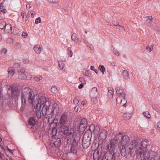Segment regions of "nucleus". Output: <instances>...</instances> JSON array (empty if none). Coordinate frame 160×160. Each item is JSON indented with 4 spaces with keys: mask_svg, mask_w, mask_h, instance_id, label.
<instances>
[{
    "mask_svg": "<svg viewBox=\"0 0 160 160\" xmlns=\"http://www.w3.org/2000/svg\"><path fill=\"white\" fill-rule=\"evenodd\" d=\"M130 141L129 138L127 135H123L121 132L117 134L115 137L111 140L110 144L108 147V150H109V153H105L102 159L106 158L108 155H109V159H108V160L113 158L114 145L117 143H118L120 148H122L121 153L122 156H125L127 154L130 155H132L138 142L136 140H133L131 142Z\"/></svg>",
    "mask_w": 160,
    "mask_h": 160,
    "instance_id": "obj_1",
    "label": "nucleus"
},
{
    "mask_svg": "<svg viewBox=\"0 0 160 160\" xmlns=\"http://www.w3.org/2000/svg\"><path fill=\"white\" fill-rule=\"evenodd\" d=\"M22 102L25 103L26 101L32 105L34 107V111L38 118H41L40 109L46 102V98L44 96H40L36 94L35 95L31 89L26 88L22 90Z\"/></svg>",
    "mask_w": 160,
    "mask_h": 160,
    "instance_id": "obj_2",
    "label": "nucleus"
},
{
    "mask_svg": "<svg viewBox=\"0 0 160 160\" xmlns=\"http://www.w3.org/2000/svg\"><path fill=\"white\" fill-rule=\"evenodd\" d=\"M50 106V103L47 100L43 106L42 112V115L44 116L46 118H48V121L49 122L50 121H53L54 118V115H55V116L58 114L59 112V108L57 104H54L51 108Z\"/></svg>",
    "mask_w": 160,
    "mask_h": 160,
    "instance_id": "obj_3",
    "label": "nucleus"
},
{
    "mask_svg": "<svg viewBox=\"0 0 160 160\" xmlns=\"http://www.w3.org/2000/svg\"><path fill=\"white\" fill-rule=\"evenodd\" d=\"M148 145V141L146 139L142 140L140 142H138L135 147L134 152L137 155H140L142 160H148L150 157L149 151L147 149Z\"/></svg>",
    "mask_w": 160,
    "mask_h": 160,
    "instance_id": "obj_4",
    "label": "nucleus"
},
{
    "mask_svg": "<svg viewBox=\"0 0 160 160\" xmlns=\"http://www.w3.org/2000/svg\"><path fill=\"white\" fill-rule=\"evenodd\" d=\"M117 94L118 96L116 99L117 105L119 107H126L127 100L125 98V95L123 89L119 87L116 88Z\"/></svg>",
    "mask_w": 160,
    "mask_h": 160,
    "instance_id": "obj_5",
    "label": "nucleus"
},
{
    "mask_svg": "<svg viewBox=\"0 0 160 160\" xmlns=\"http://www.w3.org/2000/svg\"><path fill=\"white\" fill-rule=\"evenodd\" d=\"M61 130L67 136L72 135V138L76 141L75 138H74V136L76 135V132H74V130L71 128L69 129V128L66 125H63L61 128Z\"/></svg>",
    "mask_w": 160,
    "mask_h": 160,
    "instance_id": "obj_6",
    "label": "nucleus"
},
{
    "mask_svg": "<svg viewBox=\"0 0 160 160\" xmlns=\"http://www.w3.org/2000/svg\"><path fill=\"white\" fill-rule=\"evenodd\" d=\"M68 116L66 114L63 113L60 118L59 122L61 125H64L66 123L67 121Z\"/></svg>",
    "mask_w": 160,
    "mask_h": 160,
    "instance_id": "obj_7",
    "label": "nucleus"
},
{
    "mask_svg": "<svg viewBox=\"0 0 160 160\" xmlns=\"http://www.w3.org/2000/svg\"><path fill=\"white\" fill-rule=\"evenodd\" d=\"M33 50L37 54H39L42 50V47L40 44L34 45L33 48Z\"/></svg>",
    "mask_w": 160,
    "mask_h": 160,
    "instance_id": "obj_8",
    "label": "nucleus"
},
{
    "mask_svg": "<svg viewBox=\"0 0 160 160\" xmlns=\"http://www.w3.org/2000/svg\"><path fill=\"white\" fill-rule=\"evenodd\" d=\"M107 132L106 130H102L100 132L99 137L103 140H105L107 138Z\"/></svg>",
    "mask_w": 160,
    "mask_h": 160,
    "instance_id": "obj_9",
    "label": "nucleus"
},
{
    "mask_svg": "<svg viewBox=\"0 0 160 160\" xmlns=\"http://www.w3.org/2000/svg\"><path fill=\"white\" fill-rule=\"evenodd\" d=\"M87 122L86 119L85 118H82L81 121L79 128H82L83 129H84L87 126Z\"/></svg>",
    "mask_w": 160,
    "mask_h": 160,
    "instance_id": "obj_10",
    "label": "nucleus"
},
{
    "mask_svg": "<svg viewBox=\"0 0 160 160\" xmlns=\"http://www.w3.org/2000/svg\"><path fill=\"white\" fill-rule=\"evenodd\" d=\"M8 77H11L15 73L14 70L12 68H9L8 69Z\"/></svg>",
    "mask_w": 160,
    "mask_h": 160,
    "instance_id": "obj_11",
    "label": "nucleus"
},
{
    "mask_svg": "<svg viewBox=\"0 0 160 160\" xmlns=\"http://www.w3.org/2000/svg\"><path fill=\"white\" fill-rule=\"evenodd\" d=\"M122 75L123 78L125 80H128L129 78V72L126 70H124L122 71Z\"/></svg>",
    "mask_w": 160,
    "mask_h": 160,
    "instance_id": "obj_12",
    "label": "nucleus"
},
{
    "mask_svg": "<svg viewBox=\"0 0 160 160\" xmlns=\"http://www.w3.org/2000/svg\"><path fill=\"white\" fill-rule=\"evenodd\" d=\"M23 21H26L28 19L27 16L26 12H25L22 11L21 12V15L20 16Z\"/></svg>",
    "mask_w": 160,
    "mask_h": 160,
    "instance_id": "obj_13",
    "label": "nucleus"
},
{
    "mask_svg": "<svg viewBox=\"0 0 160 160\" xmlns=\"http://www.w3.org/2000/svg\"><path fill=\"white\" fill-rule=\"evenodd\" d=\"M4 29L5 32H6L9 33L11 32L12 28L11 25L10 24H6V25Z\"/></svg>",
    "mask_w": 160,
    "mask_h": 160,
    "instance_id": "obj_14",
    "label": "nucleus"
},
{
    "mask_svg": "<svg viewBox=\"0 0 160 160\" xmlns=\"http://www.w3.org/2000/svg\"><path fill=\"white\" fill-rule=\"evenodd\" d=\"M101 154L98 151H95L94 152L93 157L94 160H98Z\"/></svg>",
    "mask_w": 160,
    "mask_h": 160,
    "instance_id": "obj_15",
    "label": "nucleus"
},
{
    "mask_svg": "<svg viewBox=\"0 0 160 160\" xmlns=\"http://www.w3.org/2000/svg\"><path fill=\"white\" fill-rule=\"evenodd\" d=\"M12 97L13 98H16L18 96V90L14 89H12L11 91Z\"/></svg>",
    "mask_w": 160,
    "mask_h": 160,
    "instance_id": "obj_16",
    "label": "nucleus"
},
{
    "mask_svg": "<svg viewBox=\"0 0 160 160\" xmlns=\"http://www.w3.org/2000/svg\"><path fill=\"white\" fill-rule=\"evenodd\" d=\"M132 114L130 112L126 113L123 114V117L126 120L129 119L132 116Z\"/></svg>",
    "mask_w": 160,
    "mask_h": 160,
    "instance_id": "obj_17",
    "label": "nucleus"
},
{
    "mask_svg": "<svg viewBox=\"0 0 160 160\" xmlns=\"http://www.w3.org/2000/svg\"><path fill=\"white\" fill-rule=\"evenodd\" d=\"M108 95L111 98H112L114 94L113 89L112 88H108Z\"/></svg>",
    "mask_w": 160,
    "mask_h": 160,
    "instance_id": "obj_18",
    "label": "nucleus"
},
{
    "mask_svg": "<svg viewBox=\"0 0 160 160\" xmlns=\"http://www.w3.org/2000/svg\"><path fill=\"white\" fill-rule=\"evenodd\" d=\"M9 2L8 0H4L2 2V7H6L9 5Z\"/></svg>",
    "mask_w": 160,
    "mask_h": 160,
    "instance_id": "obj_19",
    "label": "nucleus"
},
{
    "mask_svg": "<svg viewBox=\"0 0 160 160\" xmlns=\"http://www.w3.org/2000/svg\"><path fill=\"white\" fill-rule=\"evenodd\" d=\"M153 44L148 45L146 47V50L149 52H151L153 49Z\"/></svg>",
    "mask_w": 160,
    "mask_h": 160,
    "instance_id": "obj_20",
    "label": "nucleus"
},
{
    "mask_svg": "<svg viewBox=\"0 0 160 160\" xmlns=\"http://www.w3.org/2000/svg\"><path fill=\"white\" fill-rule=\"evenodd\" d=\"M100 128L99 126L97 125L96 126H95V128H94L93 133L97 134L100 131Z\"/></svg>",
    "mask_w": 160,
    "mask_h": 160,
    "instance_id": "obj_21",
    "label": "nucleus"
},
{
    "mask_svg": "<svg viewBox=\"0 0 160 160\" xmlns=\"http://www.w3.org/2000/svg\"><path fill=\"white\" fill-rule=\"evenodd\" d=\"M26 76V73H19L18 74V78H19L24 80L25 79V77Z\"/></svg>",
    "mask_w": 160,
    "mask_h": 160,
    "instance_id": "obj_22",
    "label": "nucleus"
},
{
    "mask_svg": "<svg viewBox=\"0 0 160 160\" xmlns=\"http://www.w3.org/2000/svg\"><path fill=\"white\" fill-rule=\"evenodd\" d=\"M28 123L29 125L33 126L35 123V119L33 118H31L29 120Z\"/></svg>",
    "mask_w": 160,
    "mask_h": 160,
    "instance_id": "obj_23",
    "label": "nucleus"
},
{
    "mask_svg": "<svg viewBox=\"0 0 160 160\" xmlns=\"http://www.w3.org/2000/svg\"><path fill=\"white\" fill-rule=\"evenodd\" d=\"M71 38L72 39L74 42H77L78 40V38L75 34H72L71 36Z\"/></svg>",
    "mask_w": 160,
    "mask_h": 160,
    "instance_id": "obj_24",
    "label": "nucleus"
},
{
    "mask_svg": "<svg viewBox=\"0 0 160 160\" xmlns=\"http://www.w3.org/2000/svg\"><path fill=\"white\" fill-rule=\"evenodd\" d=\"M42 79V77L41 75H38L35 76L34 78L35 80L37 82H39Z\"/></svg>",
    "mask_w": 160,
    "mask_h": 160,
    "instance_id": "obj_25",
    "label": "nucleus"
},
{
    "mask_svg": "<svg viewBox=\"0 0 160 160\" xmlns=\"http://www.w3.org/2000/svg\"><path fill=\"white\" fill-rule=\"evenodd\" d=\"M35 14V12L33 11H29L28 12V14L29 16L31 17L32 18H33L34 17Z\"/></svg>",
    "mask_w": 160,
    "mask_h": 160,
    "instance_id": "obj_26",
    "label": "nucleus"
},
{
    "mask_svg": "<svg viewBox=\"0 0 160 160\" xmlns=\"http://www.w3.org/2000/svg\"><path fill=\"white\" fill-rule=\"evenodd\" d=\"M58 63L60 69L62 70L64 68V64L63 62L61 61H58Z\"/></svg>",
    "mask_w": 160,
    "mask_h": 160,
    "instance_id": "obj_27",
    "label": "nucleus"
},
{
    "mask_svg": "<svg viewBox=\"0 0 160 160\" xmlns=\"http://www.w3.org/2000/svg\"><path fill=\"white\" fill-rule=\"evenodd\" d=\"M32 76L28 73H26L25 80H30L32 79Z\"/></svg>",
    "mask_w": 160,
    "mask_h": 160,
    "instance_id": "obj_28",
    "label": "nucleus"
},
{
    "mask_svg": "<svg viewBox=\"0 0 160 160\" xmlns=\"http://www.w3.org/2000/svg\"><path fill=\"white\" fill-rule=\"evenodd\" d=\"M143 115L145 117L148 118H150L151 117V115L148 112L146 111L143 112Z\"/></svg>",
    "mask_w": 160,
    "mask_h": 160,
    "instance_id": "obj_29",
    "label": "nucleus"
},
{
    "mask_svg": "<svg viewBox=\"0 0 160 160\" xmlns=\"http://www.w3.org/2000/svg\"><path fill=\"white\" fill-rule=\"evenodd\" d=\"M6 25V23L5 22H2L0 23V28L1 29L5 28Z\"/></svg>",
    "mask_w": 160,
    "mask_h": 160,
    "instance_id": "obj_30",
    "label": "nucleus"
},
{
    "mask_svg": "<svg viewBox=\"0 0 160 160\" xmlns=\"http://www.w3.org/2000/svg\"><path fill=\"white\" fill-rule=\"evenodd\" d=\"M146 20L147 22L148 23V25L150 24L151 22H152V17L151 16H149L146 18Z\"/></svg>",
    "mask_w": 160,
    "mask_h": 160,
    "instance_id": "obj_31",
    "label": "nucleus"
},
{
    "mask_svg": "<svg viewBox=\"0 0 160 160\" xmlns=\"http://www.w3.org/2000/svg\"><path fill=\"white\" fill-rule=\"evenodd\" d=\"M99 68L100 71L102 72L103 74L104 73L105 71V68L103 66L100 65L99 66Z\"/></svg>",
    "mask_w": 160,
    "mask_h": 160,
    "instance_id": "obj_32",
    "label": "nucleus"
},
{
    "mask_svg": "<svg viewBox=\"0 0 160 160\" xmlns=\"http://www.w3.org/2000/svg\"><path fill=\"white\" fill-rule=\"evenodd\" d=\"M95 126L93 124H91L89 126V130L92 133H93L94 128H95Z\"/></svg>",
    "mask_w": 160,
    "mask_h": 160,
    "instance_id": "obj_33",
    "label": "nucleus"
},
{
    "mask_svg": "<svg viewBox=\"0 0 160 160\" xmlns=\"http://www.w3.org/2000/svg\"><path fill=\"white\" fill-rule=\"evenodd\" d=\"M41 19L40 18L38 17L37 18L35 21V23L36 24L40 23L41 22Z\"/></svg>",
    "mask_w": 160,
    "mask_h": 160,
    "instance_id": "obj_34",
    "label": "nucleus"
},
{
    "mask_svg": "<svg viewBox=\"0 0 160 160\" xmlns=\"http://www.w3.org/2000/svg\"><path fill=\"white\" fill-rule=\"evenodd\" d=\"M148 26L152 28H154L156 26V24L154 22L152 21L148 24Z\"/></svg>",
    "mask_w": 160,
    "mask_h": 160,
    "instance_id": "obj_35",
    "label": "nucleus"
},
{
    "mask_svg": "<svg viewBox=\"0 0 160 160\" xmlns=\"http://www.w3.org/2000/svg\"><path fill=\"white\" fill-rule=\"evenodd\" d=\"M7 50L6 48H3L1 51V52L2 55H5L7 53Z\"/></svg>",
    "mask_w": 160,
    "mask_h": 160,
    "instance_id": "obj_36",
    "label": "nucleus"
},
{
    "mask_svg": "<svg viewBox=\"0 0 160 160\" xmlns=\"http://www.w3.org/2000/svg\"><path fill=\"white\" fill-rule=\"evenodd\" d=\"M28 34L26 32H23L22 34V36L24 38H26L28 36Z\"/></svg>",
    "mask_w": 160,
    "mask_h": 160,
    "instance_id": "obj_37",
    "label": "nucleus"
},
{
    "mask_svg": "<svg viewBox=\"0 0 160 160\" xmlns=\"http://www.w3.org/2000/svg\"><path fill=\"white\" fill-rule=\"evenodd\" d=\"M113 53L117 56H119V53L117 49H113Z\"/></svg>",
    "mask_w": 160,
    "mask_h": 160,
    "instance_id": "obj_38",
    "label": "nucleus"
},
{
    "mask_svg": "<svg viewBox=\"0 0 160 160\" xmlns=\"http://www.w3.org/2000/svg\"><path fill=\"white\" fill-rule=\"evenodd\" d=\"M21 65V64L19 63L18 62H15L13 64V66L14 68H17L19 67Z\"/></svg>",
    "mask_w": 160,
    "mask_h": 160,
    "instance_id": "obj_39",
    "label": "nucleus"
},
{
    "mask_svg": "<svg viewBox=\"0 0 160 160\" xmlns=\"http://www.w3.org/2000/svg\"><path fill=\"white\" fill-rule=\"evenodd\" d=\"M57 133L56 130L55 128H53L52 130V136L56 135Z\"/></svg>",
    "mask_w": 160,
    "mask_h": 160,
    "instance_id": "obj_40",
    "label": "nucleus"
},
{
    "mask_svg": "<svg viewBox=\"0 0 160 160\" xmlns=\"http://www.w3.org/2000/svg\"><path fill=\"white\" fill-rule=\"evenodd\" d=\"M97 88L96 87L93 88L91 90V92L93 93H96L97 92Z\"/></svg>",
    "mask_w": 160,
    "mask_h": 160,
    "instance_id": "obj_41",
    "label": "nucleus"
},
{
    "mask_svg": "<svg viewBox=\"0 0 160 160\" xmlns=\"http://www.w3.org/2000/svg\"><path fill=\"white\" fill-rule=\"evenodd\" d=\"M57 90V88L55 86H53L51 88V91L53 92H55Z\"/></svg>",
    "mask_w": 160,
    "mask_h": 160,
    "instance_id": "obj_42",
    "label": "nucleus"
},
{
    "mask_svg": "<svg viewBox=\"0 0 160 160\" xmlns=\"http://www.w3.org/2000/svg\"><path fill=\"white\" fill-rule=\"evenodd\" d=\"M117 28L119 29L121 31H123L125 30L124 27L121 25H119Z\"/></svg>",
    "mask_w": 160,
    "mask_h": 160,
    "instance_id": "obj_43",
    "label": "nucleus"
},
{
    "mask_svg": "<svg viewBox=\"0 0 160 160\" xmlns=\"http://www.w3.org/2000/svg\"><path fill=\"white\" fill-rule=\"evenodd\" d=\"M26 71V69L25 68H22L18 72L19 73H24Z\"/></svg>",
    "mask_w": 160,
    "mask_h": 160,
    "instance_id": "obj_44",
    "label": "nucleus"
},
{
    "mask_svg": "<svg viewBox=\"0 0 160 160\" xmlns=\"http://www.w3.org/2000/svg\"><path fill=\"white\" fill-rule=\"evenodd\" d=\"M73 102L74 104H78L79 102V101L77 98H75L73 101Z\"/></svg>",
    "mask_w": 160,
    "mask_h": 160,
    "instance_id": "obj_45",
    "label": "nucleus"
},
{
    "mask_svg": "<svg viewBox=\"0 0 160 160\" xmlns=\"http://www.w3.org/2000/svg\"><path fill=\"white\" fill-rule=\"evenodd\" d=\"M6 12V10L4 8H3L0 10V14L4 13Z\"/></svg>",
    "mask_w": 160,
    "mask_h": 160,
    "instance_id": "obj_46",
    "label": "nucleus"
},
{
    "mask_svg": "<svg viewBox=\"0 0 160 160\" xmlns=\"http://www.w3.org/2000/svg\"><path fill=\"white\" fill-rule=\"evenodd\" d=\"M14 45L16 48L18 49L20 47V44L19 43H16Z\"/></svg>",
    "mask_w": 160,
    "mask_h": 160,
    "instance_id": "obj_47",
    "label": "nucleus"
},
{
    "mask_svg": "<svg viewBox=\"0 0 160 160\" xmlns=\"http://www.w3.org/2000/svg\"><path fill=\"white\" fill-rule=\"evenodd\" d=\"M152 108L156 111H158L159 110L155 105H152Z\"/></svg>",
    "mask_w": 160,
    "mask_h": 160,
    "instance_id": "obj_48",
    "label": "nucleus"
},
{
    "mask_svg": "<svg viewBox=\"0 0 160 160\" xmlns=\"http://www.w3.org/2000/svg\"><path fill=\"white\" fill-rule=\"evenodd\" d=\"M6 88L8 89V90H10V89H11V91H12V89H13V88H12L11 86L10 85H7L6 86Z\"/></svg>",
    "mask_w": 160,
    "mask_h": 160,
    "instance_id": "obj_49",
    "label": "nucleus"
},
{
    "mask_svg": "<svg viewBox=\"0 0 160 160\" xmlns=\"http://www.w3.org/2000/svg\"><path fill=\"white\" fill-rule=\"evenodd\" d=\"M23 62L25 63H27L29 62V60L27 59H24L23 60Z\"/></svg>",
    "mask_w": 160,
    "mask_h": 160,
    "instance_id": "obj_50",
    "label": "nucleus"
},
{
    "mask_svg": "<svg viewBox=\"0 0 160 160\" xmlns=\"http://www.w3.org/2000/svg\"><path fill=\"white\" fill-rule=\"evenodd\" d=\"M85 75L87 76L88 77L89 76V74L88 72V70H86L85 72Z\"/></svg>",
    "mask_w": 160,
    "mask_h": 160,
    "instance_id": "obj_51",
    "label": "nucleus"
},
{
    "mask_svg": "<svg viewBox=\"0 0 160 160\" xmlns=\"http://www.w3.org/2000/svg\"><path fill=\"white\" fill-rule=\"evenodd\" d=\"M83 86H84V85H83V83H81V84H80L79 85L78 87L79 89H81V88H82L83 87Z\"/></svg>",
    "mask_w": 160,
    "mask_h": 160,
    "instance_id": "obj_52",
    "label": "nucleus"
},
{
    "mask_svg": "<svg viewBox=\"0 0 160 160\" xmlns=\"http://www.w3.org/2000/svg\"><path fill=\"white\" fill-rule=\"evenodd\" d=\"M112 24H113V25H114L115 26H116L117 27H118V26H119V24L117 22H113Z\"/></svg>",
    "mask_w": 160,
    "mask_h": 160,
    "instance_id": "obj_53",
    "label": "nucleus"
},
{
    "mask_svg": "<svg viewBox=\"0 0 160 160\" xmlns=\"http://www.w3.org/2000/svg\"><path fill=\"white\" fill-rule=\"evenodd\" d=\"M86 101H82L81 102V104L83 106L85 105L86 103Z\"/></svg>",
    "mask_w": 160,
    "mask_h": 160,
    "instance_id": "obj_54",
    "label": "nucleus"
},
{
    "mask_svg": "<svg viewBox=\"0 0 160 160\" xmlns=\"http://www.w3.org/2000/svg\"><path fill=\"white\" fill-rule=\"evenodd\" d=\"M31 6H30V5L29 4H27L26 5V8L27 9H29L31 8Z\"/></svg>",
    "mask_w": 160,
    "mask_h": 160,
    "instance_id": "obj_55",
    "label": "nucleus"
},
{
    "mask_svg": "<svg viewBox=\"0 0 160 160\" xmlns=\"http://www.w3.org/2000/svg\"><path fill=\"white\" fill-rule=\"evenodd\" d=\"M0 148L2 150H3L4 151H5V149H4L3 147L1 145H0Z\"/></svg>",
    "mask_w": 160,
    "mask_h": 160,
    "instance_id": "obj_56",
    "label": "nucleus"
},
{
    "mask_svg": "<svg viewBox=\"0 0 160 160\" xmlns=\"http://www.w3.org/2000/svg\"><path fill=\"white\" fill-rule=\"evenodd\" d=\"M3 156V154L1 153L0 152V159H2Z\"/></svg>",
    "mask_w": 160,
    "mask_h": 160,
    "instance_id": "obj_57",
    "label": "nucleus"
},
{
    "mask_svg": "<svg viewBox=\"0 0 160 160\" xmlns=\"http://www.w3.org/2000/svg\"><path fill=\"white\" fill-rule=\"evenodd\" d=\"M78 107L77 106H76L75 107L74 110L75 111L77 112L78 111Z\"/></svg>",
    "mask_w": 160,
    "mask_h": 160,
    "instance_id": "obj_58",
    "label": "nucleus"
},
{
    "mask_svg": "<svg viewBox=\"0 0 160 160\" xmlns=\"http://www.w3.org/2000/svg\"><path fill=\"white\" fill-rule=\"evenodd\" d=\"M90 69L92 70H94L95 69V67L94 66H92L90 67Z\"/></svg>",
    "mask_w": 160,
    "mask_h": 160,
    "instance_id": "obj_59",
    "label": "nucleus"
},
{
    "mask_svg": "<svg viewBox=\"0 0 160 160\" xmlns=\"http://www.w3.org/2000/svg\"><path fill=\"white\" fill-rule=\"evenodd\" d=\"M89 48L91 50H93L94 49V47L92 45H90L89 46Z\"/></svg>",
    "mask_w": 160,
    "mask_h": 160,
    "instance_id": "obj_60",
    "label": "nucleus"
},
{
    "mask_svg": "<svg viewBox=\"0 0 160 160\" xmlns=\"http://www.w3.org/2000/svg\"><path fill=\"white\" fill-rule=\"evenodd\" d=\"M85 143H84V142H83V143H82V146L84 148H87L88 147V146H86V147L85 146Z\"/></svg>",
    "mask_w": 160,
    "mask_h": 160,
    "instance_id": "obj_61",
    "label": "nucleus"
},
{
    "mask_svg": "<svg viewBox=\"0 0 160 160\" xmlns=\"http://www.w3.org/2000/svg\"><path fill=\"white\" fill-rule=\"evenodd\" d=\"M7 150L9 151L10 152H11L12 154H13V152H12V151L9 148H7Z\"/></svg>",
    "mask_w": 160,
    "mask_h": 160,
    "instance_id": "obj_62",
    "label": "nucleus"
},
{
    "mask_svg": "<svg viewBox=\"0 0 160 160\" xmlns=\"http://www.w3.org/2000/svg\"><path fill=\"white\" fill-rule=\"evenodd\" d=\"M69 55L70 57H72V52H71L69 53Z\"/></svg>",
    "mask_w": 160,
    "mask_h": 160,
    "instance_id": "obj_63",
    "label": "nucleus"
},
{
    "mask_svg": "<svg viewBox=\"0 0 160 160\" xmlns=\"http://www.w3.org/2000/svg\"><path fill=\"white\" fill-rule=\"evenodd\" d=\"M83 80V78H81V77L79 78V80L81 82H82Z\"/></svg>",
    "mask_w": 160,
    "mask_h": 160,
    "instance_id": "obj_64",
    "label": "nucleus"
}]
</instances>
